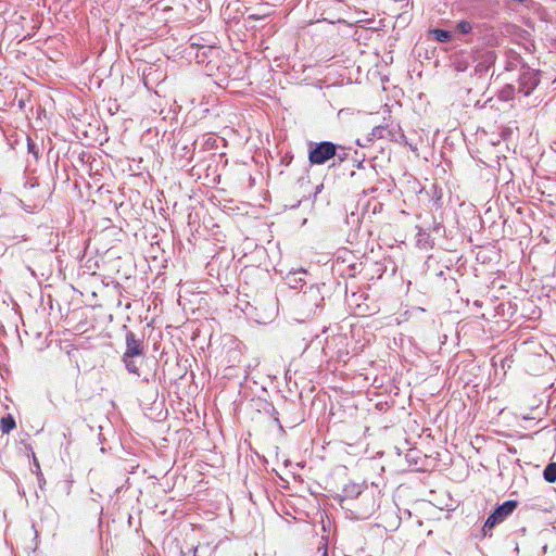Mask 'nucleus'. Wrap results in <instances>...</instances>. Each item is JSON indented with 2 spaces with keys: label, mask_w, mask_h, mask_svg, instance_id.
<instances>
[{
  "label": "nucleus",
  "mask_w": 556,
  "mask_h": 556,
  "mask_svg": "<svg viewBox=\"0 0 556 556\" xmlns=\"http://www.w3.org/2000/svg\"><path fill=\"white\" fill-rule=\"evenodd\" d=\"M517 507L516 501H506L500 505L485 520L482 531L483 535H488L493 528L503 522Z\"/></svg>",
  "instance_id": "1"
},
{
  "label": "nucleus",
  "mask_w": 556,
  "mask_h": 556,
  "mask_svg": "<svg viewBox=\"0 0 556 556\" xmlns=\"http://www.w3.org/2000/svg\"><path fill=\"white\" fill-rule=\"evenodd\" d=\"M336 152V144L329 141H323L314 144V147L311 148L308 160L312 164L321 165L333 157Z\"/></svg>",
  "instance_id": "2"
},
{
  "label": "nucleus",
  "mask_w": 556,
  "mask_h": 556,
  "mask_svg": "<svg viewBox=\"0 0 556 556\" xmlns=\"http://www.w3.org/2000/svg\"><path fill=\"white\" fill-rule=\"evenodd\" d=\"M143 355L142 342L136 334L129 331L126 334V351L123 357H135Z\"/></svg>",
  "instance_id": "3"
},
{
  "label": "nucleus",
  "mask_w": 556,
  "mask_h": 556,
  "mask_svg": "<svg viewBox=\"0 0 556 556\" xmlns=\"http://www.w3.org/2000/svg\"><path fill=\"white\" fill-rule=\"evenodd\" d=\"M430 34L439 42H448L452 39V33L444 29H431Z\"/></svg>",
  "instance_id": "4"
},
{
  "label": "nucleus",
  "mask_w": 556,
  "mask_h": 556,
  "mask_svg": "<svg viewBox=\"0 0 556 556\" xmlns=\"http://www.w3.org/2000/svg\"><path fill=\"white\" fill-rule=\"evenodd\" d=\"M16 424L12 415H7L0 420V429L2 433H9L15 428Z\"/></svg>",
  "instance_id": "5"
},
{
  "label": "nucleus",
  "mask_w": 556,
  "mask_h": 556,
  "mask_svg": "<svg viewBox=\"0 0 556 556\" xmlns=\"http://www.w3.org/2000/svg\"><path fill=\"white\" fill-rule=\"evenodd\" d=\"M543 477L549 483L556 481V463H551L545 467Z\"/></svg>",
  "instance_id": "6"
},
{
  "label": "nucleus",
  "mask_w": 556,
  "mask_h": 556,
  "mask_svg": "<svg viewBox=\"0 0 556 556\" xmlns=\"http://www.w3.org/2000/svg\"><path fill=\"white\" fill-rule=\"evenodd\" d=\"M123 362L129 372L139 375V366L134 357H123Z\"/></svg>",
  "instance_id": "7"
},
{
  "label": "nucleus",
  "mask_w": 556,
  "mask_h": 556,
  "mask_svg": "<svg viewBox=\"0 0 556 556\" xmlns=\"http://www.w3.org/2000/svg\"><path fill=\"white\" fill-rule=\"evenodd\" d=\"M456 30L459 34L467 35L472 30V24L469 21H460L456 25Z\"/></svg>",
  "instance_id": "8"
},
{
  "label": "nucleus",
  "mask_w": 556,
  "mask_h": 556,
  "mask_svg": "<svg viewBox=\"0 0 556 556\" xmlns=\"http://www.w3.org/2000/svg\"><path fill=\"white\" fill-rule=\"evenodd\" d=\"M383 131H384V127L377 126V127H375L372 129V136L377 137V138H382L383 137Z\"/></svg>",
  "instance_id": "9"
},
{
  "label": "nucleus",
  "mask_w": 556,
  "mask_h": 556,
  "mask_svg": "<svg viewBox=\"0 0 556 556\" xmlns=\"http://www.w3.org/2000/svg\"><path fill=\"white\" fill-rule=\"evenodd\" d=\"M323 556H328V555H327V552H325Z\"/></svg>",
  "instance_id": "10"
}]
</instances>
